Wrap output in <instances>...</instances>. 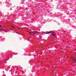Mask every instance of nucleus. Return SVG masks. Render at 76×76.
Returning <instances> with one entry per match:
<instances>
[{
  "instance_id": "f8f14e48",
  "label": "nucleus",
  "mask_w": 76,
  "mask_h": 76,
  "mask_svg": "<svg viewBox=\"0 0 76 76\" xmlns=\"http://www.w3.org/2000/svg\"><path fill=\"white\" fill-rule=\"evenodd\" d=\"M2 30H3V29H4V28H2Z\"/></svg>"
},
{
  "instance_id": "dca6fc26",
  "label": "nucleus",
  "mask_w": 76,
  "mask_h": 76,
  "mask_svg": "<svg viewBox=\"0 0 76 76\" xmlns=\"http://www.w3.org/2000/svg\"><path fill=\"white\" fill-rule=\"evenodd\" d=\"M27 32H29V31H27Z\"/></svg>"
},
{
  "instance_id": "9b49d317",
  "label": "nucleus",
  "mask_w": 76,
  "mask_h": 76,
  "mask_svg": "<svg viewBox=\"0 0 76 76\" xmlns=\"http://www.w3.org/2000/svg\"><path fill=\"white\" fill-rule=\"evenodd\" d=\"M12 28H14V27L13 26H12Z\"/></svg>"
},
{
  "instance_id": "6ab92c4d",
  "label": "nucleus",
  "mask_w": 76,
  "mask_h": 76,
  "mask_svg": "<svg viewBox=\"0 0 76 76\" xmlns=\"http://www.w3.org/2000/svg\"><path fill=\"white\" fill-rule=\"evenodd\" d=\"M30 31H31V30H30Z\"/></svg>"
},
{
  "instance_id": "39448f33",
  "label": "nucleus",
  "mask_w": 76,
  "mask_h": 76,
  "mask_svg": "<svg viewBox=\"0 0 76 76\" xmlns=\"http://www.w3.org/2000/svg\"><path fill=\"white\" fill-rule=\"evenodd\" d=\"M50 33H51V32L50 31H49V32L46 33V34H50Z\"/></svg>"
},
{
  "instance_id": "20e7f679",
  "label": "nucleus",
  "mask_w": 76,
  "mask_h": 76,
  "mask_svg": "<svg viewBox=\"0 0 76 76\" xmlns=\"http://www.w3.org/2000/svg\"><path fill=\"white\" fill-rule=\"evenodd\" d=\"M66 74L67 75V76H68V75H69V73H68V72H66L65 75H66Z\"/></svg>"
},
{
  "instance_id": "423d86ee",
  "label": "nucleus",
  "mask_w": 76,
  "mask_h": 76,
  "mask_svg": "<svg viewBox=\"0 0 76 76\" xmlns=\"http://www.w3.org/2000/svg\"><path fill=\"white\" fill-rule=\"evenodd\" d=\"M52 35H53V36H55V35H56V34H54V33H52Z\"/></svg>"
},
{
  "instance_id": "2eb2a0df",
  "label": "nucleus",
  "mask_w": 76,
  "mask_h": 76,
  "mask_svg": "<svg viewBox=\"0 0 76 76\" xmlns=\"http://www.w3.org/2000/svg\"><path fill=\"white\" fill-rule=\"evenodd\" d=\"M42 38V37H40V38Z\"/></svg>"
},
{
  "instance_id": "f03ea898",
  "label": "nucleus",
  "mask_w": 76,
  "mask_h": 76,
  "mask_svg": "<svg viewBox=\"0 0 76 76\" xmlns=\"http://www.w3.org/2000/svg\"><path fill=\"white\" fill-rule=\"evenodd\" d=\"M38 31H32V32H31V34H33L34 33H38Z\"/></svg>"
},
{
  "instance_id": "4468645a",
  "label": "nucleus",
  "mask_w": 76,
  "mask_h": 76,
  "mask_svg": "<svg viewBox=\"0 0 76 76\" xmlns=\"http://www.w3.org/2000/svg\"><path fill=\"white\" fill-rule=\"evenodd\" d=\"M31 45H33V44L32 43H31Z\"/></svg>"
},
{
  "instance_id": "ddd939ff",
  "label": "nucleus",
  "mask_w": 76,
  "mask_h": 76,
  "mask_svg": "<svg viewBox=\"0 0 76 76\" xmlns=\"http://www.w3.org/2000/svg\"><path fill=\"white\" fill-rule=\"evenodd\" d=\"M11 30L12 31L13 30L12 29H11Z\"/></svg>"
},
{
  "instance_id": "1a4fd4ad",
  "label": "nucleus",
  "mask_w": 76,
  "mask_h": 76,
  "mask_svg": "<svg viewBox=\"0 0 76 76\" xmlns=\"http://www.w3.org/2000/svg\"><path fill=\"white\" fill-rule=\"evenodd\" d=\"M29 34H32V32H29Z\"/></svg>"
},
{
  "instance_id": "0eeeda50",
  "label": "nucleus",
  "mask_w": 76,
  "mask_h": 76,
  "mask_svg": "<svg viewBox=\"0 0 76 76\" xmlns=\"http://www.w3.org/2000/svg\"><path fill=\"white\" fill-rule=\"evenodd\" d=\"M0 31H3V30H2V29L1 28V29H0Z\"/></svg>"
},
{
  "instance_id": "f3484780",
  "label": "nucleus",
  "mask_w": 76,
  "mask_h": 76,
  "mask_svg": "<svg viewBox=\"0 0 76 76\" xmlns=\"http://www.w3.org/2000/svg\"><path fill=\"white\" fill-rule=\"evenodd\" d=\"M32 35H33V34H32Z\"/></svg>"
},
{
  "instance_id": "9d476101",
  "label": "nucleus",
  "mask_w": 76,
  "mask_h": 76,
  "mask_svg": "<svg viewBox=\"0 0 76 76\" xmlns=\"http://www.w3.org/2000/svg\"><path fill=\"white\" fill-rule=\"evenodd\" d=\"M0 28H2V26H1L0 27Z\"/></svg>"
},
{
  "instance_id": "6e6552de",
  "label": "nucleus",
  "mask_w": 76,
  "mask_h": 76,
  "mask_svg": "<svg viewBox=\"0 0 76 76\" xmlns=\"http://www.w3.org/2000/svg\"><path fill=\"white\" fill-rule=\"evenodd\" d=\"M37 34V33H34V34H33V35H35V34Z\"/></svg>"
},
{
  "instance_id": "412c9836",
  "label": "nucleus",
  "mask_w": 76,
  "mask_h": 76,
  "mask_svg": "<svg viewBox=\"0 0 76 76\" xmlns=\"http://www.w3.org/2000/svg\"><path fill=\"white\" fill-rule=\"evenodd\" d=\"M6 70V69H5V70Z\"/></svg>"
},
{
  "instance_id": "aec40b11",
  "label": "nucleus",
  "mask_w": 76,
  "mask_h": 76,
  "mask_svg": "<svg viewBox=\"0 0 76 76\" xmlns=\"http://www.w3.org/2000/svg\"><path fill=\"white\" fill-rule=\"evenodd\" d=\"M17 34H18V33H17Z\"/></svg>"
},
{
  "instance_id": "f257e3e1",
  "label": "nucleus",
  "mask_w": 76,
  "mask_h": 76,
  "mask_svg": "<svg viewBox=\"0 0 76 76\" xmlns=\"http://www.w3.org/2000/svg\"><path fill=\"white\" fill-rule=\"evenodd\" d=\"M71 58H72V59H73L72 60V63H76V60H75V58H73V57H72Z\"/></svg>"
},
{
  "instance_id": "a211bd4d",
  "label": "nucleus",
  "mask_w": 76,
  "mask_h": 76,
  "mask_svg": "<svg viewBox=\"0 0 76 76\" xmlns=\"http://www.w3.org/2000/svg\"><path fill=\"white\" fill-rule=\"evenodd\" d=\"M1 26L0 25V26Z\"/></svg>"
},
{
  "instance_id": "7ed1b4c3",
  "label": "nucleus",
  "mask_w": 76,
  "mask_h": 76,
  "mask_svg": "<svg viewBox=\"0 0 76 76\" xmlns=\"http://www.w3.org/2000/svg\"><path fill=\"white\" fill-rule=\"evenodd\" d=\"M58 76V74L57 73L55 74L54 75V76Z\"/></svg>"
}]
</instances>
